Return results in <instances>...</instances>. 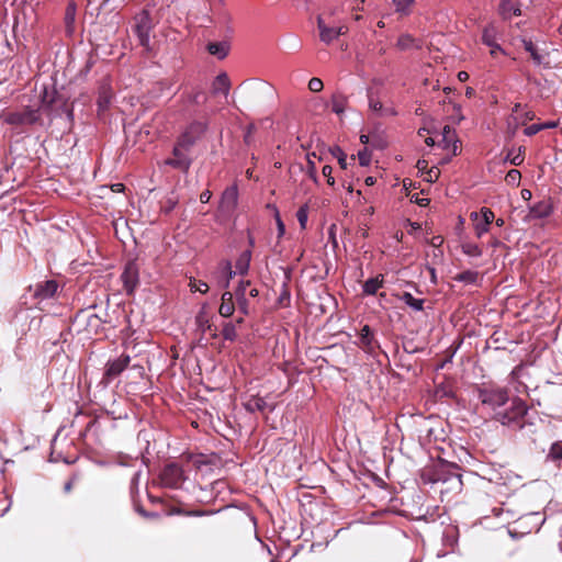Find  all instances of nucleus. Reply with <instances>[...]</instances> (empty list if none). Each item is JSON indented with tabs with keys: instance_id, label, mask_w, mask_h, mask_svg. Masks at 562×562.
Wrapping results in <instances>:
<instances>
[{
	"instance_id": "49",
	"label": "nucleus",
	"mask_w": 562,
	"mask_h": 562,
	"mask_svg": "<svg viewBox=\"0 0 562 562\" xmlns=\"http://www.w3.org/2000/svg\"><path fill=\"white\" fill-rule=\"evenodd\" d=\"M307 176L313 180L314 183H318V177L316 172L315 162L308 157L307 158Z\"/></svg>"
},
{
	"instance_id": "50",
	"label": "nucleus",
	"mask_w": 562,
	"mask_h": 562,
	"mask_svg": "<svg viewBox=\"0 0 562 562\" xmlns=\"http://www.w3.org/2000/svg\"><path fill=\"white\" fill-rule=\"evenodd\" d=\"M324 87L323 81L319 78L313 77L308 81V89L312 92H319Z\"/></svg>"
},
{
	"instance_id": "26",
	"label": "nucleus",
	"mask_w": 562,
	"mask_h": 562,
	"mask_svg": "<svg viewBox=\"0 0 562 562\" xmlns=\"http://www.w3.org/2000/svg\"><path fill=\"white\" fill-rule=\"evenodd\" d=\"M522 46L527 53L530 54L531 59L536 66H540L543 64L544 56L541 55L537 48V46L533 44V42L530 38H522L521 40Z\"/></svg>"
},
{
	"instance_id": "43",
	"label": "nucleus",
	"mask_w": 562,
	"mask_h": 562,
	"mask_svg": "<svg viewBox=\"0 0 562 562\" xmlns=\"http://www.w3.org/2000/svg\"><path fill=\"white\" fill-rule=\"evenodd\" d=\"M414 43H415V40L409 34H402L397 38L396 46L400 49L405 50V49H409L411 47H413Z\"/></svg>"
},
{
	"instance_id": "36",
	"label": "nucleus",
	"mask_w": 562,
	"mask_h": 562,
	"mask_svg": "<svg viewBox=\"0 0 562 562\" xmlns=\"http://www.w3.org/2000/svg\"><path fill=\"white\" fill-rule=\"evenodd\" d=\"M77 7L74 1H70L65 11V24L68 30H71L76 20Z\"/></svg>"
},
{
	"instance_id": "16",
	"label": "nucleus",
	"mask_w": 562,
	"mask_h": 562,
	"mask_svg": "<svg viewBox=\"0 0 562 562\" xmlns=\"http://www.w3.org/2000/svg\"><path fill=\"white\" fill-rule=\"evenodd\" d=\"M59 285L56 280H46L35 284L33 296L40 301L52 299Z\"/></svg>"
},
{
	"instance_id": "4",
	"label": "nucleus",
	"mask_w": 562,
	"mask_h": 562,
	"mask_svg": "<svg viewBox=\"0 0 562 562\" xmlns=\"http://www.w3.org/2000/svg\"><path fill=\"white\" fill-rule=\"evenodd\" d=\"M134 33L138 38L139 45L146 50L150 49V33L153 30V19L148 9H143L134 16Z\"/></svg>"
},
{
	"instance_id": "27",
	"label": "nucleus",
	"mask_w": 562,
	"mask_h": 562,
	"mask_svg": "<svg viewBox=\"0 0 562 562\" xmlns=\"http://www.w3.org/2000/svg\"><path fill=\"white\" fill-rule=\"evenodd\" d=\"M229 87H231V82H229V78H228L227 74L221 72L214 79L213 93L216 94V93L222 92L225 95H227L229 92Z\"/></svg>"
},
{
	"instance_id": "17",
	"label": "nucleus",
	"mask_w": 562,
	"mask_h": 562,
	"mask_svg": "<svg viewBox=\"0 0 562 562\" xmlns=\"http://www.w3.org/2000/svg\"><path fill=\"white\" fill-rule=\"evenodd\" d=\"M317 27L319 31V38L325 44H331L335 40L339 37L340 34L344 33V27H335V26H328L325 24L322 16L317 18Z\"/></svg>"
},
{
	"instance_id": "24",
	"label": "nucleus",
	"mask_w": 562,
	"mask_h": 562,
	"mask_svg": "<svg viewBox=\"0 0 562 562\" xmlns=\"http://www.w3.org/2000/svg\"><path fill=\"white\" fill-rule=\"evenodd\" d=\"M76 318L86 322V328L88 331L97 333L102 325L101 318L93 313H87L85 311H81L77 314Z\"/></svg>"
},
{
	"instance_id": "38",
	"label": "nucleus",
	"mask_w": 562,
	"mask_h": 562,
	"mask_svg": "<svg viewBox=\"0 0 562 562\" xmlns=\"http://www.w3.org/2000/svg\"><path fill=\"white\" fill-rule=\"evenodd\" d=\"M330 153L335 158H337L340 168L347 169L348 158L345 151L339 146H335L330 149Z\"/></svg>"
},
{
	"instance_id": "39",
	"label": "nucleus",
	"mask_w": 562,
	"mask_h": 562,
	"mask_svg": "<svg viewBox=\"0 0 562 562\" xmlns=\"http://www.w3.org/2000/svg\"><path fill=\"white\" fill-rule=\"evenodd\" d=\"M520 122L518 121V116L517 115H514V114H509L507 120H506V128H507V133L510 135V136H514L517 132V130L519 128L520 126Z\"/></svg>"
},
{
	"instance_id": "54",
	"label": "nucleus",
	"mask_w": 562,
	"mask_h": 562,
	"mask_svg": "<svg viewBox=\"0 0 562 562\" xmlns=\"http://www.w3.org/2000/svg\"><path fill=\"white\" fill-rule=\"evenodd\" d=\"M529 532H530L529 530L517 531L515 528H509L508 529V535L513 539H520V538H522L525 535H527Z\"/></svg>"
},
{
	"instance_id": "32",
	"label": "nucleus",
	"mask_w": 562,
	"mask_h": 562,
	"mask_svg": "<svg viewBox=\"0 0 562 562\" xmlns=\"http://www.w3.org/2000/svg\"><path fill=\"white\" fill-rule=\"evenodd\" d=\"M557 126L558 122L555 121H547L544 123L531 124L524 130V134L530 137L543 130H552L555 128Z\"/></svg>"
},
{
	"instance_id": "14",
	"label": "nucleus",
	"mask_w": 562,
	"mask_h": 562,
	"mask_svg": "<svg viewBox=\"0 0 562 562\" xmlns=\"http://www.w3.org/2000/svg\"><path fill=\"white\" fill-rule=\"evenodd\" d=\"M238 204V188L237 184L227 187L221 196L220 211L231 214L235 211Z\"/></svg>"
},
{
	"instance_id": "33",
	"label": "nucleus",
	"mask_w": 562,
	"mask_h": 562,
	"mask_svg": "<svg viewBox=\"0 0 562 562\" xmlns=\"http://www.w3.org/2000/svg\"><path fill=\"white\" fill-rule=\"evenodd\" d=\"M400 300L409 306L413 311L420 312L424 310V299H416L411 292H404Z\"/></svg>"
},
{
	"instance_id": "37",
	"label": "nucleus",
	"mask_w": 562,
	"mask_h": 562,
	"mask_svg": "<svg viewBox=\"0 0 562 562\" xmlns=\"http://www.w3.org/2000/svg\"><path fill=\"white\" fill-rule=\"evenodd\" d=\"M267 405L268 404L265 398L257 396V397H254L252 400H250L245 405V407L248 412L254 413V412H263L266 409Z\"/></svg>"
},
{
	"instance_id": "48",
	"label": "nucleus",
	"mask_w": 562,
	"mask_h": 562,
	"mask_svg": "<svg viewBox=\"0 0 562 562\" xmlns=\"http://www.w3.org/2000/svg\"><path fill=\"white\" fill-rule=\"evenodd\" d=\"M506 181L512 184H519V181L521 179V173L517 169H512L506 175Z\"/></svg>"
},
{
	"instance_id": "28",
	"label": "nucleus",
	"mask_w": 562,
	"mask_h": 562,
	"mask_svg": "<svg viewBox=\"0 0 562 562\" xmlns=\"http://www.w3.org/2000/svg\"><path fill=\"white\" fill-rule=\"evenodd\" d=\"M454 281L468 284V285H479V272L474 270H465L453 277Z\"/></svg>"
},
{
	"instance_id": "64",
	"label": "nucleus",
	"mask_w": 562,
	"mask_h": 562,
	"mask_svg": "<svg viewBox=\"0 0 562 562\" xmlns=\"http://www.w3.org/2000/svg\"><path fill=\"white\" fill-rule=\"evenodd\" d=\"M248 295H249L250 297H254V299H255V297H257V296L259 295V291H258V289H256V288L250 289V290L248 291Z\"/></svg>"
},
{
	"instance_id": "25",
	"label": "nucleus",
	"mask_w": 562,
	"mask_h": 562,
	"mask_svg": "<svg viewBox=\"0 0 562 562\" xmlns=\"http://www.w3.org/2000/svg\"><path fill=\"white\" fill-rule=\"evenodd\" d=\"M498 12L504 20H510L513 16H520L521 10L512 0H504L498 7Z\"/></svg>"
},
{
	"instance_id": "18",
	"label": "nucleus",
	"mask_w": 562,
	"mask_h": 562,
	"mask_svg": "<svg viewBox=\"0 0 562 562\" xmlns=\"http://www.w3.org/2000/svg\"><path fill=\"white\" fill-rule=\"evenodd\" d=\"M249 285V280H240L235 289V293H233L236 297L238 311L245 316L249 314V301L247 299V288Z\"/></svg>"
},
{
	"instance_id": "6",
	"label": "nucleus",
	"mask_w": 562,
	"mask_h": 562,
	"mask_svg": "<svg viewBox=\"0 0 562 562\" xmlns=\"http://www.w3.org/2000/svg\"><path fill=\"white\" fill-rule=\"evenodd\" d=\"M207 128V121L194 120L187 125L178 138L181 139L183 146L193 147L204 136Z\"/></svg>"
},
{
	"instance_id": "47",
	"label": "nucleus",
	"mask_w": 562,
	"mask_h": 562,
	"mask_svg": "<svg viewBox=\"0 0 562 562\" xmlns=\"http://www.w3.org/2000/svg\"><path fill=\"white\" fill-rule=\"evenodd\" d=\"M415 0H393L397 12L405 13Z\"/></svg>"
},
{
	"instance_id": "3",
	"label": "nucleus",
	"mask_w": 562,
	"mask_h": 562,
	"mask_svg": "<svg viewBox=\"0 0 562 562\" xmlns=\"http://www.w3.org/2000/svg\"><path fill=\"white\" fill-rule=\"evenodd\" d=\"M186 480L183 469L176 462L166 464L158 475L159 486L170 490L180 488Z\"/></svg>"
},
{
	"instance_id": "13",
	"label": "nucleus",
	"mask_w": 562,
	"mask_h": 562,
	"mask_svg": "<svg viewBox=\"0 0 562 562\" xmlns=\"http://www.w3.org/2000/svg\"><path fill=\"white\" fill-rule=\"evenodd\" d=\"M439 146L445 150H449L451 156H457L460 153V140L457 136L456 130L450 125L443 126Z\"/></svg>"
},
{
	"instance_id": "12",
	"label": "nucleus",
	"mask_w": 562,
	"mask_h": 562,
	"mask_svg": "<svg viewBox=\"0 0 562 562\" xmlns=\"http://www.w3.org/2000/svg\"><path fill=\"white\" fill-rule=\"evenodd\" d=\"M359 346L366 353L372 357H374L376 350L381 348L380 342L376 340L369 325H363L360 329Z\"/></svg>"
},
{
	"instance_id": "34",
	"label": "nucleus",
	"mask_w": 562,
	"mask_h": 562,
	"mask_svg": "<svg viewBox=\"0 0 562 562\" xmlns=\"http://www.w3.org/2000/svg\"><path fill=\"white\" fill-rule=\"evenodd\" d=\"M461 250L464 255L469 257L479 258L482 256L483 251L477 244L465 241L461 244Z\"/></svg>"
},
{
	"instance_id": "52",
	"label": "nucleus",
	"mask_w": 562,
	"mask_h": 562,
	"mask_svg": "<svg viewBox=\"0 0 562 562\" xmlns=\"http://www.w3.org/2000/svg\"><path fill=\"white\" fill-rule=\"evenodd\" d=\"M226 483L223 480H216L211 483V492L212 494H218L225 487Z\"/></svg>"
},
{
	"instance_id": "2",
	"label": "nucleus",
	"mask_w": 562,
	"mask_h": 562,
	"mask_svg": "<svg viewBox=\"0 0 562 562\" xmlns=\"http://www.w3.org/2000/svg\"><path fill=\"white\" fill-rule=\"evenodd\" d=\"M41 120L40 109L24 106L20 110L3 114V122L14 127H25L36 124Z\"/></svg>"
},
{
	"instance_id": "20",
	"label": "nucleus",
	"mask_w": 562,
	"mask_h": 562,
	"mask_svg": "<svg viewBox=\"0 0 562 562\" xmlns=\"http://www.w3.org/2000/svg\"><path fill=\"white\" fill-rule=\"evenodd\" d=\"M544 462L553 463L555 468H562V441H554L549 447V450L546 454Z\"/></svg>"
},
{
	"instance_id": "56",
	"label": "nucleus",
	"mask_w": 562,
	"mask_h": 562,
	"mask_svg": "<svg viewBox=\"0 0 562 562\" xmlns=\"http://www.w3.org/2000/svg\"><path fill=\"white\" fill-rule=\"evenodd\" d=\"M192 462L194 465H196L198 468H201L202 465L204 464H209V462L206 461L205 457L203 454H200V456H196L192 459Z\"/></svg>"
},
{
	"instance_id": "1",
	"label": "nucleus",
	"mask_w": 562,
	"mask_h": 562,
	"mask_svg": "<svg viewBox=\"0 0 562 562\" xmlns=\"http://www.w3.org/2000/svg\"><path fill=\"white\" fill-rule=\"evenodd\" d=\"M477 398L485 408L493 412V418L503 426L513 430L524 427L528 407L519 397L510 398L507 389L484 385L477 389Z\"/></svg>"
},
{
	"instance_id": "40",
	"label": "nucleus",
	"mask_w": 562,
	"mask_h": 562,
	"mask_svg": "<svg viewBox=\"0 0 562 562\" xmlns=\"http://www.w3.org/2000/svg\"><path fill=\"white\" fill-rule=\"evenodd\" d=\"M189 286L192 292H200L205 294L209 291V285L206 282L194 278L190 279Z\"/></svg>"
},
{
	"instance_id": "19",
	"label": "nucleus",
	"mask_w": 562,
	"mask_h": 562,
	"mask_svg": "<svg viewBox=\"0 0 562 562\" xmlns=\"http://www.w3.org/2000/svg\"><path fill=\"white\" fill-rule=\"evenodd\" d=\"M206 50L210 55L222 60L229 54L231 45L227 41L209 42L206 44Z\"/></svg>"
},
{
	"instance_id": "44",
	"label": "nucleus",
	"mask_w": 562,
	"mask_h": 562,
	"mask_svg": "<svg viewBox=\"0 0 562 562\" xmlns=\"http://www.w3.org/2000/svg\"><path fill=\"white\" fill-rule=\"evenodd\" d=\"M111 103V95L106 91H102L98 97V108L99 111H104L109 108Z\"/></svg>"
},
{
	"instance_id": "57",
	"label": "nucleus",
	"mask_w": 562,
	"mask_h": 562,
	"mask_svg": "<svg viewBox=\"0 0 562 562\" xmlns=\"http://www.w3.org/2000/svg\"><path fill=\"white\" fill-rule=\"evenodd\" d=\"M212 196V193L210 190H204L201 194H200V201L202 203H209L210 199Z\"/></svg>"
},
{
	"instance_id": "23",
	"label": "nucleus",
	"mask_w": 562,
	"mask_h": 562,
	"mask_svg": "<svg viewBox=\"0 0 562 562\" xmlns=\"http://www.w3.org/2000/svg\"><path fill=\"white\" fill-rule=\"evenodd\" d=\"M252 251L250 249H246L238 256L235 262L236 274L246 276L249 271L250 261H251Z\"/></svg>"
},
{
	"instance_id": "5",
	"label": "nucleus",
	"mask_w": 562,
	"mask_h": 562,
	"mask_svg": "<svg viewBox=\"0 0 562 562\" xmlns=\"http://www.w3.org/2000/svg\"><path fill=\"white\" fill-rule=\"evenodd\" d=\"M502 33L494 23H487L482 29L481 42L490 48V55L492 58H497L498 55L507 56V52L499 44Z\"/></svg>"
},
{
	"instance_id": "7",
	"label": "nucleus",
	"mask_w": 562,
	"mask_h": 562,
	"mask_svg": "<svg viewBox=\"0 0 562 562\" xmlns=\"http://www.w3.org/2000/svg\"><path fill=\"white\" fill-rule=\"evenodd\" d=\"M470 217L474 222L475 235L481 238L490 231L495 214L491 209L483 206L480 212H472Z\"/></svg>"
},
{
	"instance_id": "41",
	"label": "nucleus",
	"mask_w": 562,
	"mask_h": 562,
	"mask_svg": "<svg viewBox=\"0 0 562 562\" xmlns=\"http://www.w3.org/2000/svg\"><path fill=\"white\" fill-rule=\"evenodd\" d=\"M296 218L302 229L306 228L307 220H308V206L304 204L299 207L296 211Z\"/></svg>"
},
{
	"instance_id": "58",
	"label": "nucleus",
	"mask_w": 562,
	"mask_h": 562,
	"mask_svg": "<svg viewBox=\"0 0 562 562\" xmlns=\"http://www.w3.org/2000/svg\"><path fill=\"white\" fill-rule=\"evenodd\" d=\"M526 108V105H522L521 103H515L512 108V113L514 115H519L520 112Z\"/></svg>"
},
{
	"instance_id": "61",
	"label": "nucleus",
	"mask_w": 562,
	"mask_h": 562,
	"mask_svg": "<svg viewBox=\"0 0 562 562\" xmlns=\"http://www.w3.org/2000/svg\"><path fill=\"white\" fill-rule=\"evenodd\" d=\"M139 476H140V473L139 472H135L131 479V486H136L138 484V480H139Z\"/></svg>"
},
{
	"instance_id": "21",
	"label": "nucleus",
	"mask_w": 562,
	"mask_h": 562,
	"mask_svg": "<svg viewBox=\"0 0 562 562\" xmlns=\"http://www.w3.org/2000/svg\"><path fill=\"white\" fill-rule=\"evenodd\" d=\"M221 305L218 313L222 317H231L235 312L234 294L229 291H225L221 297Z\"/></svg>"
},
{
	"instance_id": "11",
	"label": "nucleus",
	"mask_w": 562,
	"mask_h": 562,
	"mask_svg": "<svg viewBox=\"0 0 562 562\" xmlns=\"http://www.w3.org/2000/svg\"><path fill=\"white\" fill-rule=\"evenodd\" d=\"M131 357L128 355H122L116 359L109 360L105 364V371L102 382L108 384L110 381L119 376L128 366Z\"/></svg>"
},
{
	"instance_id": "31",
	"label": "nucleus",
	"mask_w": 562,
	"mask_h": 562,
	"mask_svg": "<svg viewBox=\"0 0 562 562\" xmlns=\"http://www.w3.org/2000/svg\"><path fill=\"white\" fill-rule=\"evenodd\" d=\"M348 98L341 92H335L331 95V111L338 115L345 112Z\"/></svg>"
},
{
	"instance_id": "42",
	"label": "nucleus",
	"mask_w": 562,
	"mask_h": 562,
	"mask_svg": "<svg viewBox=\"0 0 562 562\" xmlns=\"http://www.w3.org/2000/svg\"><path fill=\"white\" fill-rule=\"evenodd\" d=\"M268 207H271L274 212V218L278 228V238H281L285 234V225L280 216V212L276 205L268 204Z\"/></svg>"
},
{
	"instance_id": "8",
	"label": "nucleus",
	"mask_w": 562,
	"mask_h": 562,
	"mask_svg": "<svg viewBox=\"0 0 562 562\" xmlns=\"http://www.w3.org/2000/svg\"><path fill=\"white\" fill-rule=\"evenodd\" d=\"M121 280L125 292L128 295L133 294L139 284V268L135 260H130L125 263Z\"/></svg>"
},
{
	"instance_id": "55",
	"label": "nucleus",
	"mask_w": 562,
	"mask_h": 562,
	"mask_svg": "<svg viewBox=\"0 0 562 562\" xmlns=\"http://www.w3.org/2000/svg\"><path fill=\"white\" fill-rule=\"evenodd\" d=\"M369 105L374 112H380L383 108V104L379 100H373L372 98L369 100Z\"/></svg>"
},
{
	"instance_id": "22",
	"label": "nucleus",
	"mask_w": 562,
	"mask_h": 562,
	"mask_svg": "<svg viewBox=\"0 0 562 562\" xmlns=\"http://www.w3.org/2000/svg\"><path fill=\"white\" fill-rule=\"evenodd\" d=\"M384 285V276L378 274L373 278L368 279L362 284L363 295H375L378 291Z\"/></svg>"
},
{
	"instance_id": "51",
	"label": "nucleus",
	"mask_w": 562,
	"mask_h": 562,
	"mask_svg": "<svg viewBox=\"0 0 562 562\" xmlns=\"http://www.w3.org/2000/svg\"><path fill=\"white\" fill-rule=\"evenodd\" d=\"M322 173L326 178L327 183L330 187H334L335 186V178L333 177V168H331V166L325 165L323 167V169H322Z\"/></svg>"
},
{
	"instance_id": "59",
	"label": "nucleus",
	"mask_w": 562,
	"mask_h": 562,
	"mask_svg": "<svg viewBox=\"0 0 562 562\" xmlns=\"http://www.w3.org/2000/svg\"><path fill=\"white\" fill-rule=\"evenodd\" d=\"M283 288H284L283 292L281 293V295L279 297L280 303H282L284 300L290 301V292L288 291L286 285L283 284Z\"/></svg>"
},
{
	"instance_id": "15",
	"label": "nucleus",
	"mask_w": 562,
	"mask_h": 562,
	"mask_svg": "<svg viewBox=\"0 0 562 562\" xmlns=\"http://www.w3.org/2000/svg\"><path fill=\"white\" fill-rule=\"evenodd\" d=\"M553 213V204L549 199L541 200L528 207L526 221L543 220Z\"/></svg>"
},
{
	"instance_id": "35",
	"label": "nucleus",
	"mask_w": 562,
	"mask_h": 562,
	"mask_svg": "<svg viewBox=\"0 0 562 562\" xmlns=\"http://www.w3.org/2000/svg\"><path fill=\"white\" fill-rule=\"evenodd\" d=\"M222 336L224 340L235 341L237 338L236 324L234 322H226L223 324Z\"/></svg>"
},
{
	"instance_id": "30",
	"label": "nucleus",
	"mask_w": 562,
	"mask_h": 562,
	"mask_svg": "<svg viewBox=\"0 0 562 562\" xmlns=\"http://www.w3.org/2000/svg\"><path fill=\"white\" fill-rule=\"evenodd\" d=\"M182 98L193 105H202L207 101V97L202 89H194L191 92L183 93Z\"/></svg>"
},
{
	"instance_id": "63",
	"label": "nucleus",
	"mask_w": 562,
	"mask_h": 562,
	"mask_svg": "<svg viewBox=\"0 0 562 562\" xmlns=\"http://www.w3.org/2000/svg\"><path fill=\"white\" fill-rule=\"evenodd\" d=\"M375 178L372 177V176H368L366 179H364V183L366 186L370 187V186H373L375 183Z\"/></svg>"
},
{
	"instance_id": "46",
	"label": "nucleus",
	"mask_w": 562,
	"mask_h": 562,
	"mask_svg": "<svg viewBox=\"0 0 562 562\" xmlns=\"http://www.w3.org/2000/svg\"><path fill=\"white\" fill-rule=\"evenodd\" d=\"M358 159H359V165L361 167H367L371 162V154L368 151L367 148H363L358 151Z\"/></svg>"
},
{
	"instance_id": "29",
	"label": "nucleus",
	"mask_w": 562,
	"mask_h": 562,
	"mask_svg": "<svg viewBox=\"0 0 562 562\" xmlns=\"http://www.w3.org/2000/svg\"><path fill=\"white\" fill-rule=\"evenodd\" d=\"M505 162H509L513 166H520L525 160V147L520 146L517 149L510 148L507 150Z\"/></svg>"
},
{
	"instance_id": "53",
	"label": "nucleus",
	"mask_w": 562,
	"mask_h": 562,
	"mask_svg": "<svg viewBox=\"0 0 562 562\" xmlns=\"http://www.w3.org/2000/svg\"><path fill=\"white\" fill-rule=\"evenodd\" d=\"M254 131H255V125L254 124H250V125L247 126L246 132L244 134V143L246 145H250L251 144Z\"/></svg>"
},
{
	"instance_id": "10",
	"label": "nucleus",
	"mask_w": 562,
	"mask_h": 562,
	"mask_svg": "<svg viewBox=\"0 0 562 562\" xmlns=\"http://www.w3.org/2000/svg\"><path fill=\"white\" fill-rule=\"evenodd\" d=\"M235 276L236 271L233 270L232 262L226 259L220 261L215 270L212 272L214 281L222 289H227Z\"/></svg>"
},
{
	"instance_id": "9",
	"label": "nucleus",
	"mask_w": 562,
	"mask_h": 562,
	"mask_svg": "<svg viewBox=\"0 0 562 562\" xmlns=\"http://www.w3.org/2000/svg\"><path fill=\"white\" fill-rule=\"evenodd\" d=\"M191 148L192 147L183 146L181 139L178 138L172 149L173 158L167 159L166 165L177 169L187 170L191 165V160L189 159L187 153Z\"/></svg>"
},
{
	"instance_id": "45",
	"label": "nucleus",
	"mask_w": 562,
	"mask_h": 562,
	"mask_svg": "<svg viewBox=\"0 0 562 562\" xmlns=\"http://www.w3.org/2000/svg\"><path fill=\"white\" fill-rule=\"evenodd\" d=\"M518 116V121L521 125L526 124L528 121H532L536 119V113L531 110H528L527 106L520 112Z\"/></svg>"
},
{
	"instance_id": "62",
	"label": "nucleus",
	"mask_w": 562,
	"mask_h": 562,
	"mask_svg": "<svg viewBox=\"0 0 562 562\" xmlns=\"http://www.w3.org/2000/svg\"><path fill=\"white\" fill-rule=\"evenodd\" d=\"M531 191L528 189L521 190V196L524 200H530L531 199Z\"/></svg>"
},
{
	"instance_id": "60",
	"label": "nucleus",
	"mask_w": 562,
	"mask_h": 562,
	"mask_svg": "<svg viewBox=\"0 0 562 562\" xmlns=\"http://www.w3.org/2000/svg\"><path fill=\"white\" fill-rule=\"evenodd\" d=\"M136 510H137L138 514H140L144 517L157 516V514H155V513H147L143 507H139V506L136 507Z\"/></svg>"
}]
</instances>
